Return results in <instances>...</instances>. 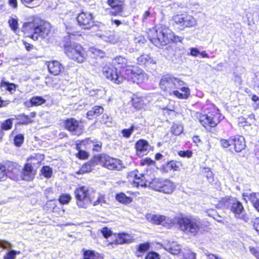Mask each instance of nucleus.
Returning a JSON list of instances; mask_svg holds the SVG:
<instances>
[{"instance_id":"1","label":"nucleus","mask_w":259,"mask_h":259,"mask_svg":"<svg viewBox=\"0 0 259 259\" xmlns=\"http://www.w3.org/2000/svg\"><path fill=\"white\" fill-rule=\"evenodd\" d=\"M185 84L182 80L171 74L163 75L159 82L160 87L163 91L178 99L186 100L190 96V90L184 86Z\"/></svg>"},{"instance_id":"2","label":"nucleus","mask_w":259,"mask_h":259,"mask_svg":"<svg viewBox=\"0 0 259 259\" xmlns=\"http://www.w3.org/2000/svg\"><path fill=\"white\" fill-rule=\"evenodd\" d=\"M148 36L150 41L159 48L166 45L174 38L173 33L165 27L150 29L148 33Z\"/></svg>"},{"instance_id":"3","label":"nucleus","mask_w":259,"mask_h":259,"mask_svg":"<svg viewBox=\"0 0 259 259\" xmlns=\"http://www.w3.org/2000/svg\"><path fill=\"white\" fill-rule=\"evenodd\" d=\"M24 30L32 33L31 38L37 39L38 36L46 37L51 31V24L48 22L41 21L36 25L34 22H28L24 24Z\"/></svg>"},{"instance_id":"4","label":"nucleus","mask_w":259,"mask_h":259,"mask_svg":"<svg viewBox=\"0 0 259 259\" xmlns=\"http://www.w3.org/2000/svg\"><path fill=\"white\" fill-rule=\"evenodd\" d=\"M220 207L229 209L236 218L242 219L244 209L241 202L233 197H225L222 198L218 203Z\"/></svg>"},{"instance_id":"5","label":"nucleus","mask_w":259,"mask_h":259,"mask_svg":"<svg viewBox=\"0 0 259 259\" xmlns=\"http://www.w3.org/2000/svg\"><path fill=\"white\" fill-rule=\"evenodd\" d=\"M64 50L67 57L77 63H82L86 59V52L79 44L72 42L66 45Z\"/></svg>"},{"instance_id":"6","label":"nucleus","mask_w":259,"mask_h":259,"mask_svg":"<svg viewBox=\"0 0 259 259\" xmlns=\"http://www.w3.org/2000/svg\"><path fill=\"white\" fill-rule=\"evenodd\" d=\"M178 223L180 229L186 234L195 236L200 229L201 222L191 217H182L179 219Z\"/></svg>"},{"instance_id":"7","label":"nucleus","mask_w":259,"mask_h":259,"mask_svg":"<svg viewBox=\"0 0 259 259\" xmlns=\"http://www.w3.org/2000/svg\"><path fill=\"white\" fill-rule=\"evenodd\" d=\"M149 187L165 194L172 193L176 188L175 184L168 180L155 179L149 183Z\"/></svg>"},{"instance_id":"8","label":"nucleus","mask_w":259,"mask_h":259,"mask_svg":"<svg viewBox=\"0 0 259 259\" xmlns=\"http://www.w3.org/2000/svg\"><path fill=\"white\" fill-rule=\"evenodd\" d=\"M74 193L77 205L79 207H85L86 205L90 203L92 191H91L85 186H79L76 189Z\"/></svg>"},{"instance_id":"9","label":"nucleus","mask_w":259,"mask_h":259,"mask_svg":"<svg viewBox=\"0 0 259 259\" xmlns=\"http://www.w3.org/2000/svg\"><path fill=\"white\" fill-rule=\"evenodd\" d=\"M94 161L99 162L109 169L120 170L122 168L121 161L119 159H114L106 155H101L95 157Z\"/></svg>"},{"instance_id":"10","label":"nucleus","mask_w":259,"mask_h":259,"mask_svg":"<svg viewBox=\"0 0 259 259\" xmlns=\"http://www.w3.org/2000/svg\"><path fill=\"white\" fill-rule=\"evenodd\" d=\"M224 118L220 113L217 112H211L208 114H200L199 120L204 126L215 127Z\"/></svg>"},{"instance_id":"11","label":"nucleus","mask_w":259,"mask_h":259,"mask_svg":"<svg viewBox=\"0 0 259 259\" xmlns=\"http://www.w3.org/2000/svg\"><path fill=\"white\" fill-rule=\"evenodd\" d=\"M175 22L179 25L183 29L196 26L197 21L192 16L187 14H181L175 15L173 17Z\"/></svg>"},{"instance_id":"12","label":"nucleus","mask_w":259,"mask_h":259,"mask_svg":"<svg viewBox=\"0 0 259 259\" xmlns=\"http://www.w3.org/2000/svg\"><path fill=\"white\" fill-rule=\"evenodd\" d=\"M104 76L116 84H120L123 81V77L117 72V68L111 64L105 66L103 68Z\"/></svg>"},{"instance_id":"13","label":"nucleus","mask_w":259,"mask_h":259,"mask_svg":"<svg viewBox=\"0 0 259 259\" xmlns=\"http://www.w3.org/2000/svg\"><path fill=\"white\" fill-rule=\"evenodd\" d=\"M65 127L73 135H80L83 131V125L76 119L71 118L66 119L64 122Z\"/></svg>"},{"instance_id":"14","label":"nucleus","mask_w":259,"mask_h":259,"mask_svg":"<svg viewBox=\"0 0 259 259\" xmlns=\"http://www.w3.org/2000/svg\"><path fill=\"white\" fill-rule=\"evenodd\" d=\"M76 20L79 25L84 29H90L94 25V17L91 13L82 12Z\"/></svg>"},{"instance_id":"15","label":"nucleus","mask_w":259,"mask_h":259,"mask_svg":"<svg viewBox=\"0 0 259 259\" xmlns=\"http://www.w3.org/2000/svg\"><path fill=\"white\" fill-rule=\"evenodd\" d=\"M147 219L152 223L161 225L164 226H168L173 224L172 219L165 215L149 214L147 216Z\"/></svg>"},{"instance_id":"16","label":"nucleus","mask_w":259,"mask_h":259,"mask_svg":"<svg viewBox=\"0 0 259 259\" xmlns=\"http://www.w3.org/2000/svg\"><path fill=\"white\" fill-rule=\"evenodd\" d=\"M108 4L110 6L109 13L113 16L120 15L123 10L122 2L118 0H108Z\"/></svg>"},{"instance_id":"17","label":"nucleus","mask_w":259,"mask_h":259,"mask_svg":"<svg viewBox=\"0 0 259 259\" xmlns=\"http://www.w3.org/2000/svg\"><path fill=\"white\" fill-rule=\"evenodd\" d=\"M47 65L49 72L54 75H59L64 69L63 65L57 61L48 62Z\"/></svg>"},{"instance_id":"18","label":"nucleus","mask_w":259,"mask_h":259,"mask_svg":"<svg viewBox=\"0 0 259 259\" xmlns=\"http://www.w3.org/2000/svg\"><path fill=\"white\" fill-rule=\"evenodd\" d=\"M136 171H133L131 173V177H134V180L133 181V185L136 187L146 188L149 187V184H147V181H146L144 175L141 174H137ZM149 182L148 183H149Z\"/></svg>"},{"instance_id":"19","label":"nucleus","mask_w":259,"mask_h":259,"mask_svg":"<svg viewBox=\"0 0 259 259\" xmlns=\"http://www.w3.org/2000/svg\"><path fill=\"white\" fill-rule=\"evenodd\" d=\"M243 197L246 202L250 201L254 208L259 212V193H245L243 194Z\"/></svg>"},{"instance_id":"20","label":"nucleus","mask_w":259,"mask_h":259,"mask_svg":"<svg viewBox=\"0 0 259 259\" xmlns=\"http://www.w3.org/2000/svg\"><path fill=\"white\" fill-rule=\"evenodd\" d=\"M80 145H84L85 146V149L93 147L94 151L99 152L101 149L102 143L96 140H91L90 138H87L80 141Z\"/></svg>"},{"instance_id":"21","label":"nucleus","mask_w":259,"mask_h":259,"mask_svg":"<svg viewBox=\"0 0 259 259\" xmlns=\"http://www.w3.org/2000/svg\"><path fill=\"white\" fill-rule=\"evenodd\" d=\"M135 146L137 150V154L140 157L146 154L149 147L148 142L144 140L138 141Z\"/></svg>"},{"instance_id":"22","label":"nucleus","mask_w":259,"mask_h":259,"mask_svg":"<svg viewBox=\"0 0 259 259\" xmlns=\"http://www.w3.org/2000/svg\"><path fill=\"white\" fill-rule=\"evenodd\" d=\"M126 67H127V68L125 69L124 68L122 69V74L120 73V75L123 77V80L127 79L128 81L133 82L135 72L137 71V69L135 68L138 67L128 65Z\"/></svg>"},{"instance_id":"23","label":"nucleus","mask_w":259,"mask_h":259,"mask_svg":"<svg viewBox=\"0 0 259 259\" xmlns=\"http://www.w3.org/2000/svg\"><path fill=\"white\" fill-rule=\"evenodd\" d=\"M232 140L233 141L232 145L236 152H240L244 149L245 142L243 137L235 136L232 138Z\"/></svg>"},{"instance_id":"24","label":"nucleus","mask_w":259,"mask_h":259,"mask_svg":"<svg viewBox=\"0 0 259 259\" xmlns=\"http://www.w3.org/2000/svg\"><path fill=\"white\" fill-rule=\"evenodd\" d=\"M164 248L172 254H178L181 250V246L176 242L167 241L164 244Z\"/></svg>"},{"instance_id":"25","label":"nucleus","mask_w":259,"mask_h":259,"mask_svg":"<svg viewBox=\"0 0 259 259\" xmlns=\"http://www.w3.org/2000/svg\"><path fill=\"white\" fill-rule=\"evenodd\" d=\"M33 166L30 165L29 163H26L23 169L22 178L26 181H29L34 178L35 174V170Z\"/></svg>"},{"instance_id":"26","label":"nucleus","mask_w":259,"mask_h":259,"mask_svg":"<svg viewBox=\"0 0 259 259\" xmlns=\"http://www.w3.org/2000/svg\"><path fill=\"white\" fill-rule=\"evenodd\" d=\"M45 159L44 154L37 153L33 154L27 158V163L34 167H36Z\"/></svg>"},{"instance_id":"27","label":"nucleus","mask_w":259,"mask_h":259,"mask_svg":"<svg viewBox=\"0 0 259 259\" xmlns=\"http://www.w3.org/2000/svg\"><path fill=\"white\" fill-rule=\"evenodd\" d=\"M90 202L94 206L98 205H102L103 204L106 202L104 195L92 191Z\"/></svg>"},{"instance_id":"28","label":"nucleus","mask_w":259,"mask_h":259,"mask_svg":"<svg viewBox=\"0 0 259 259\" xmlns=\"http://www.w3.org/2000/svg\"><path fill=\"white\" fill-rule=\"evenodd\" d=\"M135 69H137V71L135 72V75L134 77L133 82H137L139 84L148 79V77L147 75L142 70L139 69L138 67Z\"/></svg>"},{"instance_id":"29","label":"nucleus","mask_w":259,"mask_h":259,"mask_svg":"<svg viewBox=\"0 0 259 259\" xmlns=\"http://www.w3.org/2000/svg\"><path fill=\"white\" fill-rule=\"evenodd\" d=\"M138 63L141 65H146L156 64L155 61L151 58L148 55H143L137 59Z\"/></svg>"},{"instance_id":"30","label":"nucleus","mask_w":259,"mask_h":259,"mask_svg":"<svg viewBox=\"0 0 259 259\" xmlns=\"http://www.w3.org/2000/svg\"><path fill=\"white\" fill-rule=\"evenodd\" d=\"M115 198L119 202L125 205L131 203L133 201L132 197L126 196L122 192L117 194Z\"/></svg>"},{"instance_id":"31","label":"nucleus","mask_w":259,"mask_h":259,"mask_svg":"<svg viewBox=\"0 0 259 259\" xmlns=\"http://www.w3.org/2000/svg\"><path fill=\"white\" fill-rule=\"evenodd\" d=\"M104 111V109L102 106H95L92 109L87 112V117L89 119H91L94 116H99Z\"/></svg>"},{"instance_id":"32","label":"nucleus","mask_w":259,"mask_h":259,"mask_svg":"<svg viewBox=\"0 0 259 259\" xmlns=\"http://www.w3.org/2000/svg\"><path fill=\"white\" fill-rule=\"evenodd\" d=\"M84 259H100L101 256L100 254L94 251L88 250L84 251Z\"/></svg>"},{"instance_id":"33","label":"nucleus","mask_w":259,"mask_h":259,"mask_svg":"<svg viewBox=\"0 0 259 259\" xmlns=\"http://www.w3.org/2000/svg\"><path fill=\"white\" fill-rule=\"evenodd\" d=\"M13 125V119L9 118L2 122H0V131H8L11 129Z\"/></svg>"},{"instance_id":"34","label":"nucleus","mask_w":259,"mask_h":259,"mask_svg":"<svg viewBox=\"0 0 259 259\" xmlns=\"http://www.w3.org/2000/svg\"><path fill=\"white\" fill-rule=\"evenodd\" d=\"M113 63L115 65H119V67H122L124 68L125 67L127 66V61L125 58L121 56H119L116 58H115L113 60Z\"/></svg>"},{"instance_id":"35","label":"nucleus","mask_w":259,"mask_h":259,"mask_svg":"<svg viewBox=\"0 0 259 259\" xmlns=\"http://www.w3.org/2000/svg\"><path fill=\"white\" fill-rule=\"evenodd\" d=\"M133 237L125 233H121L119 234V238L118 241L120 243H127L131 242L133 240Z\"/></svg>"},{"instance_id":"36","label":"nucleus","mask_w":259,"mask_h":259,"mask_svg":"<svg viewBox=\"0 0 259 259\" xmlns=\"http://www.w3.org/2000/svg\"><path fill=\"white\" fill-rule=\"evenodd\" d=\"M94 166L92 162L87 163L81 166L80 169L77 172V174H83L90 172Z\"/></svg>"},{"instance_id":"37","label":"nucleus","mask_w":259,"mask_h":259,"mask_svg":"<svg viewBox=\"0 0 259 259\" xmlns=\"http://www.w3.org/2000/svg\"><path fill=\"white\" fill-rule=\"evenodd\" d=\"M31 105L37 106L44 104L46 102V100L41 97L36 96L32 98L30 101Z\"/></svg>"},{"instance_id":"38","label":"nucleus","mask_w":259,"mask_h":259,"mask_svg":"<svg viewBox=\"0 0 259 259\" xmlns=\"http://www.w3.org/2000/svg\"><path fill=\"white\" fill-rule=\"evenodd\" d=\"M40 171L41 175L47 178H51L53 174L52 169L49 166H43Z\"/></svg>"},{"instance_id":"39","label":"nucleus","mask_w":259,"mask_h":259,"mask_svg":"<svg viewBox=\"0 0 259 259\" xmlns=\"http://www.w3.org/2000/svg\"><path fill=\"white\" fill-rule=\"evenodd\" d=\"M207 212L209 216L212 217L215 221L220 223L223 222V218L218 214L214 210H209Z\"/></svg>"},{"instance_id":"40","label":"nucleus","mask_w":259,"mask_h":259,"mask_svg":"<svg viewBox=\"0 0 259 259\" xmlns=\"http://www.w3.org/2000/svg\"><path fill=\"white\" fill-rule=\"evenodd\" d=\"M9 26L13 32H16L18 27L17 19L11 18L8 21Z\"/></svg>"},{"instance_id":"41","label":"nucleus","mask_w":259,"mask_h":259,"mask_svg":"<svg viewBox=\"0 0 259 259\" xmlns=\"http://www.w3.org/2000/svg\"><path fill=\"white\" fill-rule=\"evenodd\" d=\"M82 146H84V145H80V142H79V143H77L76 144V149L78 151V157L80 158L85 159V158H87V157L88 156V154L87 152H85V151H84L81 149Z\"/></svg>"},{"instance_id":"42","label":"nucleus","mask_w":259,"mask_h":259,"mask_svg":"<svg viewBox=\"0 0 259 259\" xmlns=\"http://www.w3.org/2000/svg\"><path fill=\"white\" fill-rule=\"evenodd\" d=\"M184 259H196V253L190 250H185L182 252Z\"/></svg>"},{"instance_id":"43","label":"nucleus","mask_w":259,"mask_h":259,"mask_svg":"<svg viewBox=\"0 0 259 259\" xmlns=\"http://www.w3.org/2000/svg\"><path fill=\"white\" fill-rule=\"evenodd\" d=\"M150 248V245L148 243H142V244H140L139 246H138V250H137V255L138 256H140L141 255L140 254H138L139 253H143V252H145V251H147Z\"/></svg>"},{"instance_id":"44","label":"nucleus","mask_w":259,"mask_h":259,"mask_svg":"<svg viewBox=\"0 0 259 259\" xmlns=\"http://www.w3.org/2000/svg\"><path fill=\"white\" fill-rule=\"evenodd\" d=\"M71 199V196L69 194H63L60 196L59 201L61 204H66L70 202Z\"/></svg>"},{"instance_id":"45","label":"nucleus","mask_w":259,"mask_h":259,"mask_svg":"<svg viewBox=\"0 0 259 259\" xmlns=\"http://www.w3.org/2000/svg\"><path fill=\"white\" fill-rule=\"evenodd\" d=\"M183 131V126L181 124H174L171 127V132L175 135H180Z\"/></svg>"},{"instance_id":"46","label":"nucleus","mask_w":259,"mask_h":259,"mask_svg":"<svg viewBox=\"0 0 259 259\" xmlns=\"http://www.w3.org/2000/svg\"><path fill=\"white\" fill-rule=\"evenodd\" d=\"M24 140V136L22 134H18L15 137L14 139V143L16 146L20 147L23 143Z\"/></svg>"},{"instance_id":"47","label":"nucleus","mask_w":259,"mask_h":259,"mask_svg":"<svg viewBox=\"0 0 259 259\" xmlns=\"http://www.w3.org/2000/svg\"><path fill=\"white\" fill-rule=\"evenodd\" d=\"M133 105L136 109L138 110L143 109L145 107L143 102L140 99H134L133 100Z\"/></svg>"},{"instance_id":"48","label":"nucleus","mask_w":259,"mask_h":259,"mask_svg":"<svg viewBox=\"0 0 259 259\" xmlns=\"http://www.w3.org/2000/svg\"><path fill=\"white\" fill-rule=\"evenodd\" d=\"M90 52L93 54V57L102 58L104 56V53L101 50L97 49L96 48H91Z\"/></svg>"},{"instance_id":"49","label":"nucleus","mask_w":259,"mask_h":259,"mask_svg":"<svg viewBox=\"0 0 259 259\" xmlns=\"http://www.w3.org/2000/svg\"><path fill=\"white\" fill-rule=\"evenodd\" d=\"M220 142L223 148H227L230 146H232L233 141L232 140V138L228 140L222 139L220 140Z\"/></svg>"},{"instance_id":"50","label":"nucleus","mask_w":259,"mask_h":259,"mask_svg":"<svg viewBox=\"0 0 259 259\" xmlns=\"http://www.w3.org/2000/svg\"><path fill=\"white\" fill-rule=\"evenodd\" d=\"M7 177L6 168L4 165L0 164V181H5Z\"/></svg>"},{"instance_id":"51","label":"nucleus","mask_w":259,"mask_h":259,"mask_svg":"<svg viewBox=\"0 0 259 259\" xmlns=\"http://www.w3.org/2000/svg\"><path fill=\"white\" fill-rule=\"evenodd\" d=\"M134 131V127L132 126L128 129H124L122 131V134L124 137L128 138Z\"/></svg>"},{"instance_id":"52","label":"nucleus","mask_w":259,"mask_h":259,"mask_svg":"<svg viewBox=\"0 0 259 259\" xmlns=\"http://www.w3.org/2000/svg\"><path fill=\"white\" fill-rule=\"evenodd\" d=\"M178 154L181 157L187 158H190L192 155V152L190 150L180 151Z\"/></svg>"},{"instance_id":"53","label":"nucleus","mask_w":259,"mask_h":259,"mask_svg":"<svg viewBox=\"0 0 259 259\" xmlns=\"http://www.w3.org/2000/svg\"><path fill=\"white\" fill-rule=\"evenodd\" d=\"M0 247L6 249H10L11 248V244L5 240H0Z\"/></svg>"},{"instance_id":"54","label":"nucleus","mask_w":259,"mask_h":259,"mask_svg":"<svg viewBox=\"0 0 259 259\" xmlns=\"http://www.w3.org/2000/svg\"><path fill=\"white\" fill-rule=\"evenodd\" d=\"M101 232L105 238H108L111 235L112 232L108 228L104 227L101 230Z\"/></svg>"},{"instance_id":"55","label":"nucleus","mask_w":259,"mask_h":259,"mask_svg":"<svg viewBox=\"0 0 259 259\" xmlns=\"http://www.w3.org/2000/svg\"><path fill=\"white\" fill-rule=\"evenodd\" d=\"M16 252L12 250L7 253L6 256L4 257V259H14L16 254Z\"/></svg>"},{"instance_id":"56","label":"nucleus","mask_w":259,"mask_h":259,"mask_svg":"<svg viewBox=\"0 0 259 259\" xmlns=\"http://www.w3.org/2000/svg\"><path fill=\"white\" fill-rule=\"evenodd\" d=\"M145 259H160L158 254L152 252L149 253L146 256Z\"/></svg>"},{"instance_id":"57","label":"nucleus","mask_w":259,"mask_h":259,"mask_svg":"<svg viewBox=\"0 0 259 259\" xmlns=\"http://www.w3.org/2000/svg\"><path fill=\"white\" fill-rule=\"evenodd\" d=\"M250 251L257 259H259V247H250Z\"/></svg>"},{"instance_id":"58","label":"nucleus","mask_w":259,"mask_h":259,"mask_svg":"<svg viewBox=\"0 0 259 259\" xmlns=\"http://www.w3.org/2000/svg\"><path fill=\"white\" fill-rule=\"evenodd\" d=\"M10 84V82H7L4 80H2L0 83V88L2 91H7L8 89L9 85Z\"/></svg>"},{"instance_id":"59","label":"nucleus","mask_w":259,"mask_h":259,"mask_svg":"<svg viewBox=\"0 0 259 259\" xmlns=\"http://www.w3.org/2000/svg\"><path fill=\"white\" fill-rule=\"evenodd\" d=\"M200 54V52L196 48L190 49V55L193 57H197Z\"/></svg>"},{"instance_id":"60","label":"nucleus","mask_w":259,"mask_h":259,"mask_svg":"<svg viewBox=\"0 0 259 259\" xmlns=\"http://www.w3.org/2000/svg\"><path fill=\"white\" fill-rule=\"evenodd\" d=\"M135 41L137 44H144L146 42V39L144 36L139 35L135 37Z\"/></svg>"},{"instance_id":"61","label":"nucleus","mask_w":259,"mask_h":259,"mask_svg":"<svg viewBox=\"0 0 259 259\" xmlns=\"http://www.w3.org/2000/svg\"><path fill=\"white\" fill-rule=\"evenodd\" d=\"M206 177L209 183H212L213 181V178L212 176V172L210 171L209 169H207V171H206Z\"/></svg>"},{"instance_id":"62","label":"nucleus","mask_w":259,"mask_h":259,"mask_svg":"<svg viewBox=\"0 0 259 259\" xmlns=\"http://www.w3.org/2000/svg\"><path fill=\"white\" fill-rule=\"evenodd\" d=\"M16 89V85L13 83H10L7 91L12 93L13 91H15Z\"/></svg>"},{"instance_id":"63","label":"nucleus","mask_w":259,"mask_h":259,"mask_svg":"<svg viewBox=\"0 0 259 259\" xmlns=\"http://www.w3.org/2000/svg\"><path fill=\"white\" fill-rule=\"evenodd\" d=\"M31 122L30 118L28 116L24 115L23 118L22 119L21 123L26 124Z\"/></svg>"},{"instance_id":"64","label":"nucleus","mask_w":259,"mask_h":259,"mask_svg":"<svg viewBox=\"0 0 259 259\" xmlns=\"http://www.w3.org/2000/svg\"><path fill=\"white\" fill-rule=\"evenodd\" d=\"M254 227L256 232L259 234V217L255 219V221L254 224Z\"/></svg>"}]
</instances>
